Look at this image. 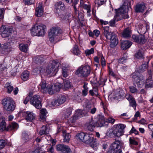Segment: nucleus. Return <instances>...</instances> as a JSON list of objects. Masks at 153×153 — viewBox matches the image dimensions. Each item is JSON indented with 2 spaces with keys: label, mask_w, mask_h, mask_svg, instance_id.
Wrapping results in <instances>:
<instances>
[{
  "label": "nucleus",
  "mask_w": 153,
  "mask_h": 153,
  "mask_svg": "<svg viewBox=\"0 0 153 153\" xmlns=\"http://www.w3.org/2000/svg\"><path fill=\"white\" fill-rule=\"evenodd\" d=\"M41 87L42 91L43 93H45L47 89L46 83L45 81L42 80L40 84ZM62 86V84L59 83H57L53 85H50V88H48V90L49 94L52 95L56 92L59 91L61 88Z\"/></svg>",
  "instance_id": "nucleus-1"
},
{
  "label": "nucleus",
  "mask_w": 153,
  "mask_h": 153,
  "mask_svg": "<svg viewBox=\"0 0 153 153\" xmlns=\"http://www.w3.org/2000/svg\"><path fill=\"white\" fill-rule=\"evenodd\" d=\"M129 10V7L128 6L124 4L118 9L116 15L114 16L116 21H119L123 18L126 19L129 18L128 12Z\"/></svg>",
  "instance_id": "nucleus-2"
},
{
  "label": "nucleus",
  "mask_w": 153,
  "mask_h": 153,
  "mask_svg": "<svg viewBox=\"0 0 153 153\" xmlns=\"http://www.w3.org/2000/svg\"><path fill=\"white\" fill-rule=\"evenodd\" d=\"M62 32V30L59 27H53L48 31V37L49 41L53 42Z\"/></svg>",
  "instance_id": "nucleus-3"
},
{
  "label": "nucleus",
  "mask_w": 153,
  "mask_h": 153,
  "mask_svg": "<svg viewBox=\"0 0 153 153\" xmlns=\"http://www.w3.org/2000/svg\"><path fill=\"white\" fill-rule=\"evenodd\" d=\"M2 102L4 108L7 111L12 112L15 110L16 105L11 98H4L2 100Z\"/></svg>",
  "instance_id": "nucleus-4"
},
{
  "label": "nucleus",
  "mask_w": 153,
  "mask_h": 153,
  "mask_svg": "<svg viewBox=\"0 0 153 153\" xmlns=\"http://www.w3.org/2000/svg\"><path fill=\"white\" fill-rule=\"evenodd\" d=\"M91 72V68L88 65L82 66L77 69L76 72V74H80L83 77L88 76Z\"/></svg>",
  "instance_id": "nucleus-5"
},
{
  "label": "nucleus",
  "mask_w": 153,
  "mask_h": 153,
  "mask_svg": "<svg viewBox=\"0 0 153 153\" xmlns=\"http://www.w3.org/2000/svg\"><path fill=\"white\" fill-rule=\"evenodd\" d=\"M14 31V30L13 27H6L4 25H2L0 28V32L3 38L9 37Z\"/></svg>",
  "instance_id": "nucleus-6"
},
{
  "label": "nucleus",
  "mask_w": 153,
  "mask_h": 153,
  "mask_svg": "<svg viewBox=\"0 0 153 153\" xmlns=\"http://www.w3.org/2000/svg\"><path fill=\"white\" fill-rule=\"evenodd\" d=\"M123 143L121 140L116 139L111 145L110 148L115 151H117L118 153H122L121 148L123 147Z\"/></svg>",
  "instance_id": "nucleus-7"
},
{
  "label": "nucleus",
  "mask_w": 153,
  "mask_h": 153,
  "mask_svg": "<svg viewBox=\"0 0 153 153\" xmlns=\"http://www.w3.org/2000/svg\"><path fill=\"white\" fill-rule=\"evenodd\" d=\"M58 67L57 63L55 62H53L46 68V71L47 74H51L53 76L55 75L58 71Z\"/></svg>",
  "instance_id": "nucleus-8"
},
{
  "label": "nucleus",
  "mask_w": 153,
  "mask_h": 153,
  "mask_svg": "<svg viewBox=\"0 0 153 153\" xmlns=\"http://www.w3.org/2000/svg\"><path fill=\"white\" fill-rule=\"evenodd\" d=\"M111 94L114 99L117 100L124 97H125V91L121 89H117L114 90Z\"/></svg>",
  "instance_id": "nucleus-9"
},
{
  "label": "nucleus",
  "mask_w": 153,
  "mask_h": 153,
  "mask_svg": "<svg viewBox=\"0 0 153 153\" xmlns=\"http://www.w3.org/2000/svg\"><path fill=\"white\" fill-rule=\"evenodd\" d=\"M132 77L138 87H143L145 84L144 78L143 76H137L135 75H133Z\"/></svg>",
  "instance_id": "nucleus-10"
},
{
  "label": "nucleus",
  "mask_w": 153,
  "mask_h": 153,
  "mask_svg": "<svg viewBox=\"0 0 153 153\" xmlns=\"http://www.w3.org/2000/svg\"><path fill=\"white\" fill-rule=\"evenodd\" d=\"M56 150L62 153H71V151L69 147L63 144H59L56 145Z\"/></svg>",
  "instance_id": "nucleus-11"
},
{
  "label": "nucleus",
  "mask_w": 153,
  "mask_h": 153,
  "mask_svg": "<svg viewBox=\"0 0 153 153\" xmlns=\"http://www.w3.org/2000/svg\"><path fill=\"white\" fill-rule=\"evenodd\" d=\"M90 135L88 134H85L82 132L76 135V138L77 139L85 143H88V140L89 138Z\"/></svg>",
  "instance_id": "nucleus-12"
},
{
  "label": "nucleus",
  "mask_w": 153,
  "mask_h": 153,
  "mask_svg": "<svg viewBox=\"0 0 153 153\" xmlns=\"http://www.w3.org/2000/svg\"><path fill=\"white\" fill-rule=\"evenodd\" d=\"M132 38L135 42L140 44H143L146 41L144 36L142 34H140L139 35H133Z\"/></svg>",
  "instance_id": "nucleus-13"
},
{
  "label": "nucleus",
  "mask_w": 153,
  "mask_h": 153,
  "mask_svg": "<svg viewBox=\"0 0 153 153\" xmlns=\"http://www.w3.org/2000/svg\"><path fill=\"white\" fill-rule=\"evenodd\" d=\"M97 122L96 120L93 119H91V120L86 124L87 129L91 131H93L94 128L95 127H97Z\"/></svg>",
  "instance_id": "nucleus-14"
},
{
  "label": "nucleus",
  "mask_w": 153,
  "mask_h": 153,
  "mask_svg": "<svg viewBox=\"0 0 153 153\" xmlns=\"http://www.w3.org/2000/svg\"><path fill=\"white\" fill-rule=\"evenodd\" d=\"M109 27L105 26L103 27V33L104 36L107 39L109 40L115 34L109 31Z\"/></svg>",
  "instance_id": "nucleus-15"
},
{
  "label": "nucleus",
  "mask_w": 153,
  "mask_h": 153,
  "mask_svg": "<svg viewBox=\"0 0 153 153\" xmlns=\"http://www.w3.org/2000/svg\"><path fill=\"white\" fill-rule=\"evenodd\" d=\"M149 77L146 82L145 87L148 88L152 87L153 86V81L152 79V71L151 70L148 71Z\"/></svg>",
  "instance_id": "nucleus-16"
},
{
  "label": "nucleus",
  "mask_w": 153,
  "mask_h": 153,
  "mask_svg": "<svg viewBox=\"0 0 153 153\" xmlns=\"http://www.w3.org/2000/svg\"><path fill=\"white\" fill-rule=\"evenodd\" d=\"M55 13L59 15L60 10L59 7L61 10H64L65 9V5L61 1H59L56 2L54 5Z\"/></svg>",
  "instance_id": "nucleus-17"
},
{
  "label": "nucleus",
  "mask_w": 153,
  "mask_h": 153,
  "mask_svg": "<svg viewBox=\"0 0 153 153\" xmlns=\"http://www.w3.org/2000/svg\"><path fill=\"white\" fill-rule=\"evenodd\" d=\"M125 97L129 101L130 106L135 108L137 106V103L134 98L130 94H128L125 95Z\"/></svg>",
  "instance_id": "nucleus-18"
},
{
  "label": "nucleus",
  "mask_w": 153,
  "mask_h": 153,
  "mask_svg": "<svg viewBox=\"0 0 153 153\" xmlns=\"http://www.w3.org/2000/svg\"><path fill=\"white\" fill-rule=\"evenodd\" d=\"M97 127H107L108 125L107 121L105 120L104 116H100L99 118L98 121L97 122Z\"/></svg>",
  "instance_id": "nucleus-19"
},
{
  "label": "nucleus",
  "mask_w": 153,
  "mask_h": 153,
  "mask_svg": "<svg viewBox=\"0 0 153 153\" xmlns=\"http://www.w3.org/2000/svg\"><path fill=\"white\" fill-rule=\"evenodd\" d=\"M88 143H86V144H89L90 146L94 149H97L98 146V144L95 139L90 136L88 140Z\"/></svg>",
  "instance_id": "nucleus-20"
},
{
  "label": "nucleus",
  "mask_w": 153,
  "mask_h": 153,
  "mask_svg": "<svg viewBox=\"0 0 153 153\" xmlns=\"http://www.w3.org/2000/svg\"><path fill=\"white\" fill-rule=\"evenodd\" d=\"M110 47L113 48L116 46L118 43V40L117 35L115 34L110 39Z\"/></svg>",
  "instance_id": "nucleus-21"
},
{
  "label": "nucleus",
  "mask_w": 153,
  "mask_h": 153,
  "mask_svg": "<svg viewBox=\"0 0 153 153\" xmlns=\"http://www.w3.org/2000/svg\"><path fill=\"white\" fill-rule=\"evenodd\" d=\"M145 9V4L142 3L138 4L136 5L135 11L137 13L143 12Z\"/></svg>",
  "instance_id": "nucleus-22"
},
{
  "label": "nucleus",
  "mask_w": 153,
  "mask_h": 153,
  "mask_svg": "<svg viewBox=\"0 0 153 153\" xmlns=\"http://www.w3.org/2000/svg\"><path fill=\"white\" fill-rule=\"evenodd\" d=\"M18 128V124L15 122H12L10 123L6 128L5 131H8L16 130Z\"/></svg>",
  "instance_id": "nucleus-23"
},
{
  "label": "nucleus",
  "mask_w": 153,
  "mask_h": 153,
  "mask_svg": "<svg viewBox=\"0 0 153 153\" xmlns=\"http://www.w3.org/2000/svg\"><path fill=\"white\" fill-rule=\"evenodd\" d=\"M23 114L26 115V120L27 121H31L35 118V115L31 112H25Z\"/></svg>",
  "instance_id": "nucleus-24"
},
{
  "label": "nucleus",
  "mask_w": 153,
  "mask_h": 153,
  "mask_svg": "<svg viewBox=\"0 0 153 153\" xmlns=\"http://www.w3.org/2000/svg\"><path fill=\"white\" fill-rule=\"evenodd\" d=\"M30 102L36 108H38V97L37 95H35L31 97Z\"/></svg>",
  "instance_id": "nucleus-25"
},
{
  "label": "nucleus",
  "mask_w": 153,
  "mask_h": 153,
  "mask_svg": "<svg viewBox=\"0 0 153 153\" xmlns=\"http://www.w3.org/2000/svg\"><path fill=\"white\" fill-rule=\"evenodd\" d=\"M6 126L5 119L4 117H0V131H5Z\"/></svg>",
  "instance_id": "nucleus-26"
},
{
  "label": "nucleus",
  "mask_w": 153,
  "mask_h": 153,
  "mask_svg": "<svg viewBox=\"0 0 153 153\" xmlns=\"http://www.w3.org/2000/svg\"><path fill=\"white\" fill-rule=\"evenodd\" d=\"M132 45L131 42L128 40L122 41L121 42V48L125 50L130 47Z\"/></svg>",
  "instance_id": "nucleus-27"
},
{
  "label": "nucleus",
  "mask_w": 153,
  "mask_h": 153,
  "mask_svg": "<svg viewBox=\"0 0 153 153\" xmlns=\"http://www.w3.org/2000/svg\"><path fill=\"white\" fill-rule=\"evenodd\" d=\"M46 26L42 24L39 25V36H44L46 32Z\"/></svg>",
  "instance_id": "nucleus-28"
},
{
  "label": "nucleus",
  "mask_w": 153,
  "mask_h": 153,
  "mask_svg": "<svg viewBox=\"0 0 153 153\" xmlns=\"http://www.w3.org/2000/svg\"><path fill=\"white\" fill-rule=\"evenodd\" d=\"M131 31L129 28H127L124 29L122 33V36L125 38H127L131 36Z\"/></svg>",
  "instance_id": "nucleus-29"
},
{
  "label": "nucleus",
  "mask_w": 153,
  "mask_h": 153,
  "mask_svg": "<svg viewBox=\"0 0 153 153\" xmlns=\"http://www.w3.org/2000/svg\"><path fill=\"white\" fill-rule=\"evenodd\" d=\"M134 56L137 59H143L144 53L143 50L142 48L139 49L134 54Z\"/></svg>",
  "instance_id": "nucleus-30"
},
{
  "label": "nucleus",
  "mask_w": 153,
  "mask_h": 153,
  "mask_svg": "<svg viewBox=\"0 0 153 153\" xmlns=\"http://www.w3.org/2000/svg\"><path fill=\"white\" fill-rule=\"evenodd\" d=\"M38 25L36 24L31 29V33L33 36H37L38 33Z\"/></svg>",
  "instance_id": "nucleus-31"
},
{
  "label": "nucleus",
  "mask_w": 153,
  "mask_h": 153,
  "mask_svg": "<svg viewBox=\"0 0 153 153\" xmlns=\"http://www.w3.org/2000/svg\"><path fill=\"white\" fill-rule=\"evenodd\" d=\"M40 118L42 121H45L46 117L47 112L46 109L43 108L40 110Z\"/></svg>",
  "instance_id": "nucleus-32"
},
{
  "label": "nucleus",
  "mask_w": 153,
  "mask_h": 153,
  "mask_svg": "<svg viewBox=\"0 0 153 153\" xmlns=\"http://www.w3.org/2000/svg\"><path fill=\"white\" fill-rule=\"evenodd\" d=\"M10 46V43L9 42H6L4 44H2L1 46L2 53H4L6 52H8V51L9 47Z\"/></svg>",
  "instance_id": "nucleus-33"
},
{
  "label": "nucleus",
  "mask_w": 153,
  "mask_h": 153,
  "mask_svg": "<svg viewBox=\"0 0 153 153\" xmlns=\"http://www.w3.org/2000/svg\"><path fill=\"white\" fill-rule=\"evenodd\" d=\"M29 72L27 71H24L21 75V78L23 81H26L29 78Z\"/></svg>",
  "instance_id": "nucleus-34"
},
{
  "label": "nucleus",
  "mask_w": 153,
  "mask_h": 153,
  "mask_svg": "<svg viewBox=\"0 0 153 153\" xmlns=\"http://www.w3.org/2000/svg\"><path fill=\"white\" fill-rule=\"evenodd\" d=\"M63 136L64 137V142L67 143H69L71 136L69 133H66L65 131H63Z\"/></svg>",
  "instance_id": "nucleus-35"
},
{
  "label": "nucleus",
  "mask_w": 153,
  "mask_h": 153,
  "mask_svg": "<svg viewBox=\"0 0 153 153\" xmlns=\"http://www.w3.org/2000/svg\"><path fill=\"white\" fill-rule=\"evenodd\" d=\"M72 52L75 55L78 56L80 54V51L77 45H74L72 49Z\"/></svg>",
  "instance_id": "nucleus-36"
},
{
  "label": "nucleus",
  "mask_w": 153,
  "mask_h": 153,
  "mask_svg": "<svg viewBox=\"0 0 153 153\" xmlns=\"http://www.w3.org/2000/svg\"><path fill=\"white\" fill-rule=\"evenodd\" d=\"M149 62L148 60L147 62H144L139 67V70L141 72H143L145 71L148 67V64Z\"/></svg>",
  "instance_id": "nucleus-37"
},
{
  "label": "nucleus",
  "mask_w": 153,
  "mask_h": 153,
  "mask_svg": "<svg viewBox=\"0 0 153 153\" xmlns=\"http://www.w3.org/2000/svg\"><path fill=\"white\" fill-rule=\"evenodd\" d=\"M85 109L86 111L89 112L92 114H94L96 111V108L94 107L92 108H91V105H88L85 108Z\"/></svg>",
  "instance_id": "nucleus-38"
},
{
  "label": "nucleus",
  "mask_w": 153,
  "mask_h": 153,
  "mask_svg": "<svg viewBox=\"0 0 153 153\" xmlns=\"http://www.w3.org/2000/svg\"><path fill=\"white\" fill-rule=\"evenodd\" d=\"M115 128L111 127L107 131V134L110 137L115 136Z\"/></svg>",
  "instance_id": "nucleus-39"
},
{
  "label": "nucleus",
  "mask_w": 153,
  "mask_h": 153,
  "mask_svg": "<svg viewBox=\"0 0 153 153\" xmlns=\"http://www.w3.org/2000/svg\"><path fill=\"white\" fill-rule=\"evenodd\" d=\"M20 50L22 51L26 52L27 50V45L24 44H20L19 46Z\"/></svg>",
  "instance_id": "nucleus-40"
},
{
  "label": "nucleus",
  "mask_w": 153,
  "mask_h": 153,
  "mask_svg": "<svg viewBox=\"0 0 153 153\" xmlns=\"http://www.w3.org/2000/svg\"><path fill=\"white\" fill-rule=\"evenodd\" d=\"M121 131V130H119V128L116 127L115 128V137H120L123 135V134L122 132Z\"/></svg>",
  "instance_id": "nucleus-41"
},
{
  "label": "nucleus",
  "mask_w": 153,
  "mask_h": 153,
  "mask_svg": "<svg viewBox=\"0 0 153 153\" xmlns=\"http://www.w3.org/2000/svg\"><path fill=\"white\" fill-rule=\"evenodd\" d=\"M39 17L42 16L44 13L42 3H39Z\"/></svg>",
  "instance_id": "nucleus-42"
},
{
  "label": "nucleus",
  "mask_w": 153,
  "mask_h": 153,
  "mask_svg": "<svg viewBox=\"0 0 153 153\" xmlns=\"http://www.w3.org/2000/svg\"><path fill=\"white\" fill-rule=\"evenodd\" d=\"M59 101V102L61 104L64 103L66 100V98L64 95H61L57 98Z\"/></svg>",
  "instance_id": "nucleus-43"
},
{
  "label": "nucleus",
  "mask_w": 153,
  "mask_h": 153,
  "mask_svg": "<svg viewBox=\"0 0 153 153\" xmlns=\"http://www.w3.org/2000/svg\"><path fill=\"white\" fill-rule=\"evenodd\" d=\"M129 144L130 145H137L138 144V142L136 141L133 137H130L129 140Z\"/></svg>",
  "instance_id": "nucleus-44"
},
{
  "label": "nucleus",
  "mask_w": 153,
  "mask_h": 153,
  "mask_svg": "<svg viewBox=\"0 0 153 153\" xmlns=\"http://www.w3.org/2000/svg\"><path fill=\"white\" fill-rule=\"evenodd\" d=\"M106 1V0H95V3L97 5V6L99 7L103 4Z\"/></svg>",
  "instance_id": "nucleus-45"
},
{
  "label": "nucleus",
  "mask_w": 153,
  "mask_h": 153,
  "mask_svg": "<svg viewBox=\"0 0 153 153\" xmlns=\"http://www.w3.org/2000/svg\"><path fill=\"white\" fill-rule=\"evenodd\" d=\"M129 91L132 93H136L138 91V90L136 87L133 86H130L129 87Z\"/></svg>",
  "instance_id": "nucleus-46"
},
{
  "label": "nucleus",
  "mask_w": 153,
  "mask_h": 153,
  "mask_svg": "<svg viewBox=\"0 0 153 153\" xmlns=\"http://www.w3.org/2000/svg\"><path fill=\"white\" fill-rule=\"evenodd\" d=\"M47 134L46 131V128L45 126H42L40 130L39 134L41 135Z\"/></svg>",
  "instance_id": "nucleus-47"
},
{
  "label": "nucleus",
  "mask_w": 153,
  "mask_h": 153,
  "mask_svg": "<svg viewBox=\"0 0 153 153\" xmlns=\"http://www.w3.org/2000/svg\"><path fill=\"white\" fill-rule=\"evenodd\" d=\"M35 0H23V2L25 5H30L35 3Z\"/></svg>",
  "instance_id": "nucleus-48"
},
{
  "label": "nucleus",
  "mask_w": 153,
  "mask_h": 153,
  "mask_svg": "<svg viewBox=\"0 0 153 153\" xmlns=\"http://www.w3.org/2000/svg\"><path fill=\"white\" fill-rule=\"evenodd\" d=\"M22 138L24 140H27L29 139V135L25 131H24L22 134Z\"/></svg>",
  "instance_id": "nucleus-49"
},
{
  "label": "nucleus",
  "mask_w": 153,
  "mask_h": 153,
  "mask_svg": "<svg viewBox=\"0 0 153 153\" xmlns=\"http://www.w3.org/2000/svg\"><path fill=\"white\" fill-rule=\"evenodd\" d=\"M126 127V125L124 124H119L117 125L116 127L119 128V130H121L123 134V130Z\"/></svg>",
  "instance_id": "nucleus-50"
},
{
  "label": "nucleus",
  "mask_w": 153,
  "mask_h": 153,
  "mask_svg": "<svg viewBox=\"0 0 153 153\" xmlns=\"http://www.w3.org/2000/svg\"><path fill=\"white\" fill-rule=\"evenodd\" d=\"M82 110L80 109L77 110L76 111L74 114L75 115V116L77 117L78 118L79 117H82Z\"/></svg>",
  "instance_id": "nucleus-51"
},
{
  "label": "nucleus",
  "mask_w": 153,
  "mask_h": 153,
  "mask_svg": "<svg viewBox=\"0 0 153 153\" xmlns=\"http://www.w3.org/2000/svg\"><path fill=\"white\" fill-rule=\"evenodd\" d=\"M9 84H6L5 87H6L8 93H10L13 90V88L12 86L8 85Z\"/></svg>",
  "instance_id": "nucleus-52"
},
{
  "label": "nucleus",
  "mask_w": 153,
  "mask_h": 153,
  "mask_svg": "<svg viewBox=\"0 0 153 153\" xmlns=\"http://www.w3.org/2000/svg\"><path fill=\"white\" fill-rule=\"evenodd\" d=\"M52 105L54 106H58L61 104L57 98H56L52 102Z\"/></svg>",
  "instance_id": "nucleus-53"
},
{
  "label": "nucleus",
  "mask_w": 153,
  "mask_h": 153,
  "mask_svg": "<svg viewBox=\"0 0 153 153\" xmlns=\"http://www.w3.org/2000/svg\"><path fill=\"white\" fill-rule=\"evenodd\" d=\"M85 52L86 56L93 54L94 52V48H91L90 50H87L85 51Z\"/></svg>",
  "instance_id": "nucleus-54"
},
{
  "label": "nucleus",
  "mask_w": 153,
  "mask_h": 153,
  "mask_svg": "<svg viewBox=\"0 0 153 153\" xmlns=\"http://www.w3.org/2000/svg\"><path fill=\"white\" fill-rule=\"evenodd\" d=\"M7 70L6 67L2 65H0V74H3Z\"/></svg>",
  "instance_id": "nucleus-55"
},
{
  "label": "nucleus",
  "mask_w": 153,
  "mask_h": 153,
  "mask_svg": "<svg viewBox=\"0 0 153 153\" xmlns=\"http://www.w3.org/2000/svg\"><path fill=\"white\" fill-rule=\"evenodd\" d=\"M64 86L65 88L67 89L71 86L70 83L68 81H66L64 82Z\"/></svg>",
  "instance_id": "nucleus-56"
},
{
  "label": "nucleus",
  "mask_w": 153,
  "mask_h": 153,
  "mask_svg": "<svg viewBox=\"0 0 153 153\" xmlns=\"http://www.w3.org/2000/svg\"><path fill=\"white\" fill-rule=\"evenodd\" d=\"M83 8L86 10L87 12L89 13L91 12V6L90 5L84 4L83 6Z\"/></svg>",
  "instance_id": "nucleus-57"
},
{
  "label": "nucleus",
  "mask_w": 153,
  "mask_h": 153,
  "mask_svg": "<svg viewBox=\"0 0 153 153\" xmlns=\"http://www.w3.org/2000/svg\"><path fill=\"white\" fill-rule=\"evenodd\" d=\"M78 118L76 116H75V115L74 114L72 117H71V119H69V122L71 123H74Z\"/></svg>",
  "instance_id": "nucleus-58"
},
{
  "label": "nucleus",
  "mask_w": 153,
  "mask_h": 153,
  "mask_svg": "<svg viewBox=\"0 0 153 153\" xmlns=\"http://www.w3.org/2000/svg\"><path fill=\"white\" fill-rule=\"evenodd\" d=\"M133 133H134L136 135L138 134L139 133L138 131H137L134 127H132L131 130L129 132L130 134Z\"/></svg>",
  "instance_id": "nucleus-59"
},
{
  "label": "nucleus",
  "mask_w": 153,
  "mask_h": 153,
  "mask_svg": "<svg viewBox=\"0 0 153 153\" xmlns=\"http://www.w3.org/2000/svg\"><path fill=\"white\" fill-rule=\"evenodd\" d=\"M45 59V56H44L43 55H40L39 56V62L41 63L44 61Z\"/></svg>",
  "instance_id": "nucleus-60"
},
{
  "label": "nucleus",
  "mask_w": 153,
  "mask_h": 153,
  "mask_svg": "<svg viewBox=\"0 0 153 153\" xmlns=\"http://www.w3.org/2000/svg\"><path fill=\"white\" fill-rule=\"evenodd\" d=\"M5 141L3 140H0V149H3L5 146Z\"/></svg>",
  "instance_id": "nucleus-61"
},
{
  "label": "nucleus",
  "mask_w": 153,
  "mask_h": 153,
  "mask_svg": "<svg viewBox=\"0 0 153 153\" xmlns=\"http://www.w3.org/2000/svg\"><path fill=\"white\" fill-rule=\"evenodd\" d=\"M106 120L107 121L108 123H109L111 124H113L115 122V119L111 117H108Z\"/></svg>",
  "instance_id": "nucleus-62"
},
{
  "label": "nucleus",
  "mask_w": 153,
  "mask_h": 153,
  "mask_svg": "<svg viewBox=\"0 0 153 153\" xmlns=\"http://www.w3.org/2000/svg\"><path fill=\"white\" fill-rule=\"evenodd\" d=\"M116 21L115 18L114 17V19L111 20L109 22V25L110 26H114L115 23V21Z\"/></svg>",
  "instance_id": "nucleus-63"
},
{
  "label": "nucleus",
  "mask_w": 153,
  "mask_h": 153,
  "mask_svg": "<svg viewBox=\"0 0 153 153\" xmlns=\"http://www.w3.org/2000/svg\"><path fill=\"white\" fill-rule=\"evenodd\" d=\"M62 74L63 76L65 77H66L68 76L67 70L66 69H62Z\"/></svg>",
  "instance_id": "nucleus-64"
}]
</instances>
